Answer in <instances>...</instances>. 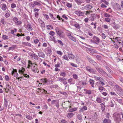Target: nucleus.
I'll return each instance as SVG.
<instances>
[{
	"instance_id": "nucleus-1",
	"label": "nucleus",
	"mask_w": 123,
	"mask_h": 123,
	"mask_svg": "<svg viewBox=\"0 0 123 123\" xmlns=\"http://www.w3.org/2000/svg\"><path fill=\"white\" fill-rule=\"evenodd\" d=\"M114 115L115 117L114 120L117 123H119L121 121V118L120 117V114L118 113H115Z\"/></svg>"
},
{
	"instance_id": "nucleus-2",
	"label": "nucleus",
	"mask_w": 123,
	"mask_h": 123,
	"mask_svg": "<svg viewBox=\"0 0 123 123\" xmlns=\"http://www.w3.org/2000/svg\"><path fill=\"white\" fill-rule=\"evenodd\" d=\"M12 75H13L14 77H16L18 80H19V78H18V74L17 73V70L16 69H13L11 72Z\"/></svg>"
},
{
	"instance_id": "nucleus-3",
	"label": "nucleus",
	"mask_w": 123,
	"mask_h": 123,
	"mask_svg": "<svg viewBox=\"0 0 123 123\" xmlns=\"http://www.w3.org/2000/svg\"><path fill=\"white\" fill-rule=\"evenodd\" d=\"M44 51L48 56H50L52 54V50L50 48L48 47L45 49Z\"/></svg>"
},
{
	"instance_id": "nucleus-4",
	"label": "nucleus",
	"mask_w": 123,
	"mask_h": 123,
	"mask_svg": "<svg viewBox=\"0 0 123 123\" xmlns=\"http://www.w3.org/2000/svg\"><path fill=\"white\" fill-rule=\"evenodd\" d=\"M68 57L69 58V59L70 60H73L75 58L76 60H77L79 58L78 56L76 55V57H75V56L74 55L71 53H69L68 54Z\"/></svg>"
},
{
	"instance_id": "nucleus-5",
	"label": "nucleus",
	"mask_w": 123,
	"mask_h": 123,
	"mask_svg": "<svg viewBox=\"0 0 123 123\" xmlns=\"http://www.w3.org/2000/svg\"><path fill=\"white\" fill-rule=\"evenodd\" d=\"M55 30L57 34L59 35L60 37H62L61 35L63 33L61 29L58 27H56L55 28Z\"/></svg>"
},
{
	"instance_id": "nucleus-6",
	"label": "nucleus",
	"mask_w": 123,
	"mask_h": 123,
	"mask_svg": "<svg viewBox=\"0 0 123 123\" xmlns=\"http://www.w3.org/2000/svg\"><path fill=\"white\" fill-rule=\"evenodd\" d=\"M74 13L78 16H82L84 15V12H81L80 10H76L74 11Z\"/></svg>"
},
{
	"instance_id": "nucleus-7",
	"label": "nucleus",
	"mask_w": 123,
	"mask_h": 123,
	"mask_svg": "<svg viewBox=\"0 0 123 123\" xmlns=\"http://www.w3.org/2000/svg\"><path fill=\"white\" fill-rule=\"evenodd\" d=\"M11 87L10 85L8 84H7L6 85V88H5L4 89L6 93H8L11 89Z\"/></svg>"
},
{
	"instance_id": "nucleus-8",
	"label": "nucleus",
	"mask_w": 123,
	"mask_h": 123,
	"mask_svg": "<svg viewBox=\"0 0 123 123\" xmlns=\"http://www.w3.org/2000/svg\"><path fill=\"white\" fill-rule=\"evenodd\" d=\"M87 59L90 63H92L94 65L96 66V68L97 69V68L98 65H97V63L96 62L88 57H87Z\"/></svg>"
},
{
	"instance_id": "nucleus-9",
	"label": "nucleus",
	"mask_w": 123,
	"mask_h": 123,
	"mask_svg": "<svg viewBox=\"0 0 123 123\" xmlns=\"http://www.w3.org/2000/svg\"><path fill=\"white\" fill-rule=\"evenodd\" d=\"M86 69L91 73H94L95 72V70L94 69L89 66H87L86 68Z\"/></svg>"
},
{
	"instance_id": "nucleus-10",
	"label": "nucleus",
	"mask_w": 123,
	"mask_h": 123,
	"mask_svg": "<svg viewBox=\"0 0 123 123\" xmlns=\"http://www.w3.org/2000/svg\"><path fill=\"white\" fill-rule=\"evenodd\" d=\"M30 56L32 59L37 60L38 59V57L36 55V54L34 53L31 54L30 55Z\"/></svg>"
},
{
	"instance_id": "nucleus-11",
	"label": "nucleus",
	"mask_w": 123,
	"mask_h": 123,
	"mask_svg": "<svg viewBox=\"0 0 123 123\" xmlns=\"http://www.w3.org/2000/svg\"><path fill=\"white\" fill-rule=\"evenodd\" d=\"M32 71L34 73H37L39 72L37 67L35 66H34L33 67L32 69Z\"/></svg>"
},
{
	"instance_id": "nucleus-12",
	"label": "nucleus",
	"mask_w": 123,
	"mask_h": 123,
	"mask_svg": "<svg viewBox=\"0 0 123 123\" xmlns=\"http://www.w3.org/2000/svg\"><path fill=\"white\" fill-rule=\"evenodd\" d=\"M96 15L94 14H92L90 15V18L91 21H94L96 18Z\"/></svg>"
},
{
	"instance_id": "nucleus-13",
	"label": "nucleus",
	"mask_w": 123,
	"mask_h": 123,
	"mask_svg": "<svg viewBox=\"0 0 123 123\" xmlns=\"http://www.w3.org/2000/svg\"><path fill=\"white\" fill-rule=\"evenodd\" d=\"M25 28L28 31H30L32 30V28L31 25L29 24L25 26Z\"/></svg>"
},
{
	"instance_id": "nucleus-14",
	"label": "nucleus",
	"mask_w": 123,
	"mask_h": 123,
	"mask_svg": "<svg viewBox=\"0 0 123 123\" xmlns=\"http://www.w3.org/2000/svg\"><path fill=\"white\" fill-rule=\"evenodd\" d=\"M25 70V69L23 67H22L21 69H19L18 72L20 74H23Z\"/></svg>"
},
{
	"instance_id": "nucleus-15",
	"label": "nucleus",
	"mask_w": 123,
	"mask_h": 123,
	"mask_svg": "<svg viewBox=\"0 0 123 123\" xmlns=\"http://www.w3.org/2000/svg\"><path fill=\"white\" fill-rule=\"evenodd\" d=\"M74 115V114L73 113H69L67 114V117L68 118H71L73 117Z\"/></svg>"
},
{
	"instance_id": "nucleus-16",
	"label": "nucleus",
	"mask_w": 123,
	"mask_h": 123,
	"mask_svg": "<svg viewBox=\"0 0 123 123\" xmlns=\"http://www.w3.org/2000/svg\"><path fill=\"white\" fill-rule=\"evenodd\" d=\"M85 8L86 10H89L92 8L93 7V6L90 5H87L84 7Z\"/></svg>"
},
{
	"instance_id": "nucleus-17",
	"label": "nucleus",
	"mask_w": 123,
	"mask_h": 123,
	"mask_svg": "<svg viewBox=\"0 0 123 123\" xmlns=\"http://www.w3.org/2000/svg\"><path fill=\"white\" fill-rule=\"evenodd\" d=\"M38 56L40 57L44 58L45 57V55L44 53L42 52H40L38 54Z\"/></svg>"
},
{
	"instance_id": "nucleus-18",
	"label": "nucleus",
	"mask_w": 123,
	"mask_h": 123,
	"mask_svg": "<svg viewBox=\"0 0 123 123\" xmlns=\"http://www.w3.org/2000/svg\"><path fill=\"white\" fill-rule=\"evenodd\" d=\"M111 120L110 119H105L103 121V123H111Z\"/></svg>"
},
{
	"instance_id": "nucleus-19",
	"label": "nucleus",
	"mask_w": 123,
	"mask_h": 123,
	"mask_svg": "<svg viewBox=\"0 0 123 123\" xmlns=\"http://www.w3.org/2000/svg\"><path fill=\"white\" fill-rule=\"evenodd\" d=\"M32 65L33 63L30 60L28 61L27 68H30L32 66Z\"/></svg>"
},
{
	"instance_id": "nucleus-20",
	"label": "nucleus",
	"mask_w": 123,
	"mask_h": 123,
	"mask_svg": "<svg viewBox=\"0 0 123 123\" xmlns=\"http://www.w3.org/2000/svg\"><path fill=\"white\" fill-rule=\"evenodd\" d=\"M115 88L117 90H118L120 91L121 90V89L120 87L117 85H116L115 86Z\"/></svg>"
},
{
	"instance_id": "nucleus-21",
	"label": "nucleus",
	"mask_w": 123,
	"mask_h": 123,
	"mask_svg": "<svg viewBox=\"0 0 123 123\" xmlns=\"http://www.w3.org/2000/svg\"><path fill=\"white\" fill-rule=\"evenodd\" d=\"M89 82L90 84L91 85V86L92 87H94V81L91 79L90 80H89Z\"/></svg>"
},
{
	"instance_id": "nucleus-22",
	"label": "nucleus",
	"mask_w": 123,
	"mask_h": 123,
	"mask_svg": "<svg viewBox=\"0 0 123 123\" xmlns=\"http://www.w3.org/2000/svg\"><path fill=\"white\" fill-rule=\"evenodd\" d=\"M100 72L101 73L103 74V75H104L105 76H108V74L102 69H100Z\"/></svg>"
},
{
	"instance_id": "nucleus-23",
	"label": "nucleus",
	"mask_w": 123,
	"mask_h": 123,
	"mask_svg": "<svg viewBox=\"0 0 123 123\" xmlns=\"http://www.w3.org/2000/svg\"><path fill=\"white\" fill-rule=\"evenodd\" d=\"M33 3H34V5H35V6H40L41 5V4L40 2H38L36 1H34Z\"/></svg>"
},
{
	"instance_id": "nucleus-24",
	"label": "nucleus",
	"mask_w": 123,
	"mask_h": 123,
	"mask_svg": "<svg viewBox=\"0 0 123 123\" xmlns=\"http://www.w3.org/2000/svg\"><path fill=\"white\" fill-rule=\"evenodd\" d=\"M77 118L80 120H81L82 118V116L80 114H79L77 116Z\"/></svg>"
},
{
	"instance_id": "nucleus-25",
	"label": "nucleus",
	"mask_w": 123,
	"mask_h": 123,
	"mask_svg": "<svg viewBox=\"0 0 123 123\" xmlns=\"http://www.w3.org/2000/svg\"><path fill=\"white\" fill-rule=\"evenodd\" d=\"M47 27V29L49 30H50L51 29H53V26L50 25H48Z\"/></svg>"
},
{
	"instance_id": "nucleus-26",
	"label": "nucleus",
	"mask_w": 123,
	"mask_h": 123,
	"mask_svg": "<svg viewBox=\"0 0 123 123\" xmlns=\"http://www.w3.org/2000/svg\"><path fill=\"white\" fill-rule=\"evenodd\" d=\"M41 82L44 83H47V79L46 78L41 79Z\"/></svg>"
},
{
	"instance_id": "nucleus-27",
	"label": "nucleus",
	"mask_w": 123,
	"mask_h": 123,
	"mask_svg": "<svg viewBox=\"0 0 123 123\" xmlns=\"http://www.w3.org/2000/svg\"><path fill=\"white\" fill-rule=\"evenodd\" d=\"M100 105L101 106V110L102 111H104L105 109V105L103 103L101 104Z\"/></svg>"
},
{
	"instance_id": "nucleus-28",
	"label": "nucleus",
	"mask_w": 123,
	"mask_h": 123,
	"mask_svg": "<svg viewBox=\"0 0 123 123\" xmlns=\"http://www.w3.org/2000/svg\"><path fill=\"white\" fill-rule=\"evenodd\" d=\"M2 9L4 11H5L6 10V4H3L2 5Z\"/></svg>"
},
{
	"instance_id": "nucleus-29",
	"label": "nucleus",
	"mask_w": 123,
	"mask_h": 123,
	"mask_svg": "<svg viewBox=\"0 0 123 123\" xmlns=\"http://www.w3.org/2000/svg\"><path fill=\"white\" fill-rule=\"evenodd\" d=\"M77 110V108H74L69 109V111L70 112H72L76 111Z\"/></svg>"
},
{
	"instance_id": "nucleus-30",
	"label": "nucleus",
	"mask_w": 123,
	"mask_h": 123,
	"mask_svg": "<svg viewBox=\"0 0 123 123\" xmlns=\"http://www.w3.org/2000/svg\"><path fill=\"white\" fill-rule=\"evenodd\" d=\"M26 117L27 119L30 120H31L32 119V117L29 115H26Z\"/></svg>"
},
{
	"instance_id": "nucleus-31",
	"label": "nucleus",
	"mask_w": 123,
	"mask_h": 123,
	"mask_svg": "<svg viewBox=\"0 0 123 123\" xmlns=\"http://www.w3.org/2000/svg\"><path fill=\"white\" fill-rule=\"evenodd\" d=\"M69 39L74 42H75L76 41V38L72 36L70 37Z\"/></svg>"
},
{
	"instance_id": "nucleus-32",
	"label": "nucleus",
	"mask_w": 123,
	"mask_h": 123,
	"mask_svg": "<svg viewBox=\"0 0 123 123\" xmlns=\"http://www.w3.org/2000/svg\"><path fill=\"white\" fill-rule=\"evenodd\" d=\"M117 5V9L119 11H120L121 10V8L120 5L118 4H116Z\"/></svg>"
},
{
	"instance_id": "nucleus-33",
	"label": "nucleus",
	"mask_w": 123,
	"mask_h": 123,
	"mask_svg": "<svg viewBox=\"0 0 123 123\" xmlns=\"http://www.w3.org/2000/svg\"><path fill=\"white\" fill-rule=\"evenodd\" d=\"M56 53L60 56H62L63 54V53L61 51H58L56 52Z\"/></svg>"
},
{
	"instance_id": "nucleus-34",
	"label": "nucleus",
	"mask_w": 123,
	"mask_h": 123,
	"mask_svg": "<svg viewBox=\"0 0 123 123\" xmlns=\"http://www.w3.org/2000/svg\"><path fill=\"white\" fill-rule=\"evenodd\" d=\"M106 68L107 69V70L111 74H113V72L111 70V69L110 68H109L107 67H106Z\"/></svg>"
},
{
	"instance_id": "nucleus-35",
	"label": "nucleus",
	"mask_w": 123,
	"mask_h": 123,
	"mask_svg": "<svg viewBox=\"0 0 123 123\" xmlns=\"http://www.w3.org/2000/svg\"><path fill=\"white\" fill-rule=\"evenodd\" d=\"M62 57L64 59L66 60L67 61H68L69 60V59L68 58V57L66 55H64Z\"/></svg>"
},
{
	"instance_id": "nucleus-36",
	"label": "nucleus",
	"mask_w": 123,
	"mask_h": 123,
	"mask_svg": "<svg viewBox=\"0 0 123 123\" xmlns=\"http://www.w3.org/2000/svg\"><path fill=\"white\" fill-rule=\"evenodd\" d=\"M61 64L59 62H58L56 64H55V67L59 68L60 67Z\"/></svg>"
},
{
	"instance_id": "nucleus-37",
	"label": "nucleus",
	"mask_w": 123,
	"mask_h": 123,
	"mask_svg": "<svg viewBox=\"0 0 123 123\" xmlns=\"http://www.w3.org/2000/svg\"><path fill=\"white\" fill-rule=\"evenodd\" d=\"M74 26L76 27L78 29H79L80 27V26L79 24L78 23H77L76 24H75L74 25Z\"/></svg>"
},
{
	"instance_id": "nucleus-38",
	"label": "nucleus",
	"mask_w": 123,
	"mask_h": 123,
	"mask_svg": "<svg viewBox=\"0 0 123 123\" xmlns=\"http://www.w3.org/2000/svg\"><path fill=\"white\" fill-rule=\"evenodd\" d=\"M10 16V13L8 12H7L5 14V16L6 18L9 17Z\"/></svg>"
},
{
	"instance_id": "nucleus-39",
	"label": "nucleus",
	"mask_w": 123,
	"mask_h": 123,
	"mask_svg": "<svg viewBox=\"0 0 123 123\" xmlns=\"http://www.w3.org/2000/svg\"><path fill=\"white\" fill-rule=\"evenodd\" d=\"M59 80L60 81H62L65 80V79L64 78H63L61 77H59L58 78Z\"/></svg>"
},
{
	"instance_id": "nucleus-40",
	"label": "nucleus",
	"mask_w": 123,
	"mask_h": 123,
	"mask_svg": "<svg viewBox=\"0 0 123 123\" xmlns=\"http://www.w3.org/2000/svg\"><path fill=\"white\" fill-rule=\"evenodd\" d=\"M58 43L62 46L63 45V44L62 41L60 40H58L57 41Z\"/></svg>"
},
{
	"instance_id": "nucleus-41",
	"label": "nucleus",
	"mask_w": 123,
	"mask_h": 123,
	"mask_svg": "<svg viewBox=\"0 0 123 123\" xmlns=\"http://www.w3.org/2000/svg\"><path fill=\"white\" fill-rule=\"evenodd\" d=\"M41 26L42 27H45V25L44 24L43 22L42 21H41Z\"/></svg>"
},
{
	"instance_id": "nucleus-42",
	"label": "nucleus",
	"mask_w": 123,
	"mask_h": 123,
	"mask_svg": "<svg viewBox=\"0 0 123 123\" xmlns=\"http://www.w3.org/2000/svg\"><path fill=\"white\" fill-rule=\"evenodd\" d=\"M4 39H8V37L6 35H4L2 37Z\"/></svg>"
},
{
	"instance_id": "nucleus-43",
	"label": "nucleus",
	"mask_w": 123,
	"mask_h": 123,
	"mask_svg": "<svg viewBox=\"0 0 123 123\" xmlns=\"http://www.w3.org/2000/svg\"><path fill=\"white\" fill-rule=\"evenodd\" d=\"M75 2L79 5H80L81 4V2L80 0H74Z\"/></svg>"
},
{
	"instance_id": "nucleus-44",
	"label": "nucleus",
	"mask_w": 123,
	"mask_h": 123,
	"mask_svg": "<svg viewBox=\"0 0 123 123\" xmlns=\"http://www.w3.org/2000/svg\"><path fill=\"white\" fill-rule=\"evenodd\" d=\"M66 5L68 8H71L72 7V4L69 3H67Z\"/></svg>"
},
{
	"instance_id": "nucleus-45",
	"label": "nucleus",
	"mask_w": 123,
	"mask_h": 123,
	"mask_svg": "<svg viewBox=\"0 0 123 123\" xmlns=\"http://www.w3.org/2000/svg\"><path fill=\"white\" fill-rule=\"evenodd\" d=\"M49 15L50 16L51 18L54 20L55 19V18L53 17V14L51 13H49Z\"/></svg>"
},
{
	"instance_id": "nucleus-46",
	"label": "nucleus",
	"mask_w": 123,
	"mask_h": 123,
	"mask_svg": "<svg viewBox=\"0 0 123 123\" xmlns=\"http://www.w3.org/2000/svg\"><path fill=\"white\" fill-rule=\"evenodd\" d=\"M61 121L62 123H68L66 120L64 119H62Z\"/></svg>"
},
{
	"instance_id": "nucleus-47",
	"label": "nucleus",
	"mask_w": 123,
	"mask_h": 123,
	"mask_svg": "<svg viewBox=\"0 0 123 123\" xmlns=\"http://www.w3.org/2000/svg\"><path fill=\"white\" fill-rule=\"evenodd\" d=\"M11 7L12 8H14L16 7V4L14 3H12L11 4Z\"/></svg>"
},
{
	"instance_id": "nucleus-48",
	"label": "nucleus",
	"mask_w": 123,
	"mask_h": 123,
	"mask_svg": "<svg viewBox=\"0 0 123 123\" xmlns=\"http://www.w3.org/2000/svg\"><path fill=\"white\" fill-rule=\"evenodd\" d=\"M66 74L64 72H61L60 74V76H62L63 77H65L66 76Z\"/></svg>"
},
{
	"instance_id": "nucleus-49",
	"label": "nucleus",
	"mask_w": 123,
	"mask_h": 123,
	"mask_svg": "<svg viewBox=\"0 0 123 123\" xmlns=\"http://www.w3.org/2000/svg\"><path fill=\"white\" fill-rule=\"evenodd\" d=\"M22 23V22L20 21H18V20L16 22V24L17 25H20Z\"/></svg>"
},
{
	"instance_id": "nucleus-50",
	"label": "nucleus",
	"mask_w": 123,
	"mask_h": 123,
	"mask_svg": "<svg viewBox=\"0 0 123 123\" xmlns=\"http://www.w3.org/2000/svg\"><path fill=\"white\" fill-rule=\"evenodd\" d=\"M110 114L109 113H107L106 116V118L109 119L110 118H111V117L110 115H109Z\"/></svg>"
},
{
	"instance_id": "nucleus-51",
	"label": "nucleus",
	"mask_w": 123,
	"mask_h": 123,
	"mask_svg": "<svg viewBox=\"0 0 123 123\" xmlns=\"http://www.w3.org/2000/svg\"><path fill=\"white\" fill-rule=\"evenodd\" d=\"M55 32L53 31H50L49 33V34L52 36H53L55 35Z\"/></svg>"
},
{
	"instance_id": "nucleus-52",
	"label": "nucleus",
	"mask_w": 123,
	"mask_h": 123,
	"mask_svg": "<svg viewBox=\"0 0 123 123\" xmlns=\"http://www.w3.org/2000/svg\"><path fill=\"white\" fill-rule=\"evenodd\" d=\"M45 72V70L44 68H43L42 69H41L40 71L41 73L42 74H43Z\"/></svg>"
},
{
	"instance_id": "nucleus-53",
	"label": "nucleus",
	"mask_w": 123,
	"mask_h": 123,
	"mask_svg": "<svg viewBox=\"0 0 123 123\" xmlns=\"http://www.w3.org/2000/svg\"><path fill=\"white\" fill-rule=\"evenodd\" d=\"M43 15L47 19H48L49 18V17L47 14H43Z\"/></svg>"
},
{
	"instance_id": "nucleus-54",
	"label": "nucleus",
	"mask_w": 123,
	"mask_h": 123,
	"mask_svg": "<svg viewBox=\"0 0 123 123\" xmlns=\"http://www.w3.org/2000/svg\"><path fill=\"white\" fill-rule=\"evenodd\" d=\"M13 20L15 23L18 21V19L16 17H14L13 19Z\"/></svg>"
},
{
	"instance_id": "nucleus-55",
	"label": "nucleus",
	"mask_w": 123,
	"mask_h": 123,
	"mask_svg": "<svg viewBox=\"0 0 123 123\" xmlns=\"http://www.w3.org/2000/svg\"><path fill=\"white\" fill-rule=\"evenodd\" d=\"M25 44L30 47H31V44L30 43H29L28 42L25 43Z\"/></svg>"
},
{
	"instance_id": "nucleus-56",
	"label": "nucleus",
	"mask_w": 123,
	"mask_h": 123,
	"mask_svg": "<svg viewBox=\"0 0 123 123\" xmlns=\"http://www.w3.org/2000/svg\"><path fill=\"white\" fill-rule=\"evenodd\" d=\"M17 35L18 37L21 36H25L24 34H23L22 33H21L20 34L18 33L17 34Z\"/></svg>"
},
{
	"instance_id": "nucleus-57",
	"label": "nucleus",
	"mask_w": 123,
	"mask_h": 123,
	"mask_svg": "<svg viewBox=\"0 0 123 123\" xmlns=\"http://www.w3.org/2000/svg\"><path fill=\"white\" fill-rule=\"evenodd\" d=\"M5 79L6 80L9 81V78L7 75H6L5 77Z\"/></svg>"
},
{
	"instance_id": "nucleus-58",
	"label": "nucleus",
	"mask_w": 123,
	"mask_h": 123,
	"mask_svg": "<svg viewBox=\"0 0 123 123\" xmlns=\"http://www.w3.org/2000/svg\"><path fill=\"white\" fill-rule=\"evenodd\" d=\"M43 63L44 66H47L49 68L50 67V65H48L45 62H43Z\"/></svg>"
},
{
	"instance_id": "nucleus-59",
	"label": "nucleus",
	"mask_w": 123,
	"mask_h": 123,
	"mask_svg": "<svg viewBox=\"0 0 123 123\" xmlns=\"http://www.w3.org/2000/svg\"><path fill=\"white\" fill-rule=\"evenodd\" d=\"M70 64L73 67H78V66L76 65L74 63H70Z\"/></svg>"
},
{
	"instance_id": "nucleus-60",
	"label": "nucleus",
	"mask_w": 123,
	"mask_h": 123,
	"mask_svg": "<svg viewBox=\"0 0 123 123\" xmlns=\"http://www.w3.org/2000/svg\"><path fill=\"white\" fill-rule=\"evenodd\" d=\"M23 76L26 77V78H29V75H27V74H23Z\"/></svg>"
},
{
	"instance_id": "nucleus-61",
	"label": "nucleus",
	"mask_w": 123,
	"mask_h": 123,
	"mask_svg": "<svg viewBox=\"0 0 123 123\" xmlns=\"http://www.w3.org/2000/svg\"><path fill=\"white\" fill-rule=\"evenodd\" d=\"M105 20L107 22H110L111 21V19L109 18H106L105 19Z\"/></svg>"
},
{
	"instance_id": "nucleus-62",
	"label": "nucleus",
	"mask_w": 123,
	"mask_h": 123,
	"mask_svg": "<svg viewBox=\"0 0 123 123\" xmlns=\"http://www.w3.org/2000/svg\"><path fill=\"white\" fill-rule=\"evenodd\" d=\"M101 36L103 39H105L106 37V36L104 33H102Z\"/></svg>"
},
{
	"instance_id": "nucleus-63",
	"label": "nucleus",
	"mask_w": 123,
	"mask_h": 123,
	"mask_svg": "<svg viewBox=\"0 0 123 123\" xmlns=\"http://www.w3.org/2000/svg\"><path fill=\"white\" fill-rule=\"evenodd\" d=\"M25 39L26 40H27V41H29L31 39V38L30 36H27L26 37Z\"/></svg>"
},
{
	"instance_id": "nucleus-64",
	"label": "nucleus",
	"mask_w": 123,
	"mask_h": 123,
	"mask_svg": "<svg viewBox=\"0 0 123 123\" xmlns=\"http://www.w3.org/2000/svg\"><path fill=\"white\" fill-rule=\"evenodd\" d=\"M39 40L37 39L35 40L34 41V43L35 44H37L39 42Z\"/></svg>"
}]
</instances>
